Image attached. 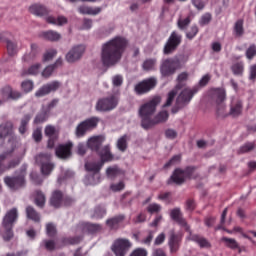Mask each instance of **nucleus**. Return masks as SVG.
I'll list each match as a JSON object with an SVG mask.
<instances>
[{
	"instance_id": "1",
	"label": "nucleus",
	"mask_w": 256,
	"mask_h": 256,
	"mask_svg": "<svg viewBox=\"0 0 256 256\" xmlns=\"http://www.w3.org/2000/svg\"><path fill=\"white\" fill-rule=\"evenodd\" d=\"M127 39L116 36L102 45L101 61L104 67H113L121 61V57L127 49Z\"/></svg>"
},
{
	"instance_id": "2",
	"label": "nucleus",
	"mask_w": 256,
	"mask_h": 256,
	"mask_svg": "<svg viewBox=\"0 0 256 256\" xmlns=\"http://www.w3.org/2000/svg\"><path fill=\"white\" fill-rule=\"evenodd\" d=\"M161 103V96H154L146 103L142 104L138 110V115L141 119V127L147 131L153 115L157 111V106Z\"/></svg>"
},
{
	"instance_id": "3",
	"label": "nucleus",
	"mask_w": 256,
	"mask_h": 256,
	"mask_svg": "<svg viewBox=\"0 0 256 256\" xmlns=\"http://www.w3.org/2000/svg\"><path fill=\"white\" fill-rule=\"evenodd\" d=\"M19 219V211L17 208H12L6 212L2 219V227L4 229L3 239L4 241H11L13 237V227Z\"/></svg>"
},
{
	"instance_id": "4",
	"label": "nucleus",
	"mask_w": 256,
	"mask_h": 256,
	"mask_svg": "<svg viewBox=\"0 0 256 256\" xmlns=\"http://www.w3.org/2000/svg\"><path fill=\"white\" fill-rule=\"evenodd\" d=\"M193 173H195L194 166H188L185 169L176 168L170 178L167 181V185H183L186 179H193Z\"/></svg>"
},
{
	"instance_id": "5",
	"label": "nucleus",
	"mask_w": 256,
	"mask_h": 256,
	"mask_svg": "<svg viewBox=\"0 0 256 256\" xmlns=\"http://www.w3.org/2000/svg\"><path fill=\"white\" fill-rule=\"evenodd\" d=\"M227 94L223 88H215L213 90V99L216 103V113L218 117H229V112L227 113V106L225 105V99Z\"/></svg>"
},
{
	"instance_id": "6",
	"label": "nucleus",
	"mask_w": 256,
	"mask_h": 256,
	"mask_svg": "<svg viewBox=\"0 0 256 256\" xmlns=\"http://www.w3.org/2000/svg\"><path fill=\"white\" fill-rule=\"evenodd\" d=\"M25 175H27V166H23L20 169V173L17 176H6L4 178V183L11 189L12 191H17L19 189H23L25 187Z\"/></svg>"
},
{
	"instance_id": "7",
	"label": "nucleus",
	"mask_w": 256,
	"mask_h": 256,
	"mask_svg": "<svg viewBox=\"0 0 256 256\" xmlns=\"http://www.w3.org/2000/svg\"><path fill=\"white\" fill-rule=\"evenodd\" d=\"M199 92V87L194 88H185L182 90V92L179 94V96L176 99V106L172 108V113H177L182 107H185V105H188V103L191 102L193 99V96Z\"/></svg>"
},
{
	"instance_id": "8",
	"label": "nucleus",
	"mask_w": 256,
	"mask_h": 256,
	"mask_svg": "<svg viewBox=\"0 0 256 256\" xmlns=\"http://www.w3.org/2000/svg\"><path fill=\"white\" fill-rule=\"evenodd\" d=\"M119 105V97L117 95L112 94L107 97H103L98 99L95 109L100 113H108L109 111H113Z\"/></svg>"
},
{
	"instance_id": "9",
	"label": "nucleus",
	"mask_w": 256,
	"mask_h": 256,
	"mask_svg": "<svg viewBox=\"0 0 256 256\" xmlns=\"http://www.w3.org/2000/svg\"><path fill=\"white\" fill-rule=\"evenodd\" d=\"M181 67V61L179 58H168L160 64V75L161 77H171L175 75L177 70Z\"/></svg>"
},
{
	"instance_id": "10",
	"label": "nucleus",
	"mask_w": 256,
	"mask_h": 256,
	"mask_svg": "<svg viewBox=\"0 0 256 256\" xmlns=\"http://www.w3.org/2000/svg\"><path fill=\"white\" fill-rule=\"evenodd\" d=\"M9 137L8 143L11 145V150L15 151V147L17 146V136L13 132V122L7 121L0 124V139H5Z\"/></svg>"
},
{
	"instance_id": "11",
	"label": "nucleus",
	"mask_w": 256,
	"mask_h": 256,
	"mask_svg": "<svg viewBox=\"0 0 256 256\" xmlns=\"http://www.w3.org/2000/svg\"><path fill=\"white\" fill-rule=\"evenodd\" d=\"M36 163L40 165L42 175L49 176L55 169V164L51 161V155L47 153H40L36 156Z\"/></svg>"
},
{
	"instance_id": "12",
	"label": "nucleus",
	"mask_w": 256,
	"mask_h": 256,
	"mask_svg": "<svg viewBox=\"0 0 256 256\" xmlns=\"http://www.w3.org/2000/svg\"><path fill=\"white\" fill-rule=\"evenodd\" d=\"M182 40L183 37L181 34H179L177 31H173L164 45V55H172V53H175L177 48L181 45Z\"/></svg>"
},
{
	"instance_id": "13",
	"label": "nucleus",
	"mask_w": 256,
	"mask_h": 256,
	"mask_svg": "<svg viewBox=\"0 0 256 256\" xmlns=\"http://www.w3.org/2000/svg\"><path fill=\"white\" fill-rule=\"evenodd\" d=\"M97 125H99V118L97 117H91L82 121L76 127V137H85L87 131H92Z\"/></svg>"
},
{
	"instance_id": "14",
	"label": "nucleus",
	"mask_w": 256,
	"mask_h": 256,
	"mask_svg": "<svg viewBox=\"0 0 256 256\" xmlns=\"http://www.w3.org/2000/svg\"><path fill=\"white\" fill-rule=\"evenodd\" d=\"M132 246L133 244L129 239L118 238L112 244V251L116 256H125Z\"/></svg>"
},
{
	"instance_id": "15",
	"label": "nucleus",
	"mask_w": 256,
	"mask_h": 256,
	"mask_svg": "<svg viewBox=\"0 0 256 256\" xmlns=\"http://www.w3.org/2000/svg\"><path fill=\"white\" fill-rule=\"evenodd\" d=\"M157 87V78L150 77L135 85L134 91L137 95H145Z\"/></svg>"
},
{
	"instance_id": "16",
	"label": "nucleus",
	"mask_w": 256,
	"mask_h": 256,
	"mask_svg": "<svg viewBox=\"0 0 256 256\" xmlns=\"http://www.w3.org/2000/svg\"><path fill=\"white\" fill-rule=\"evenodd\" d=\"M170 218L175 221L180 227H183L187 233H191V227L187 223V220L183 217L181 208H173L170 210Z\"/></svg>"
},
{
	"instance_id": "17",
	"label": "nucleus",
	"mask_w": 256,
	"mask_h": 256,
	"mask_svg": "<svg viewBox=\"0 0 256 256\" xmlns=\"http://www.w3.org/2000/svg\"><path fill=\"white\" fill-rule=\"evenodd\" d=\"M61 87V82L52 81L50 83L44 84L35 92V97H45L49 93H55Z\"/></svg>"
},
{
	"instance_id": "18",
	"label": "nucleus",
	"mask_w": 256,
	"mask_h": 256,
	"mask_svg": "<svg viewBox=\"0 0 256 256\" xmlns=\"http://www.w3.org/2000/svg\"><path fill=\"white\" fill-rule=\"evenodd\" d=\"M0 95L3 101H17V99H21V97H23V94L21 92L13 90V88L9 85H6L3 88H1Z\"/></svg>"
},
{
	"instance_id": "19",
	"label": "nucleus",
	"mask_w": 256,
	"mask_h": 256,
	"mask_svg": "<svg viewBox=\"0 0 256 256\" xmlns=\"http://www.w3.org/2000/svg\"><path fill=\"white\" fill-rule=\"evenodd\" d=\"M85 53V46L78 45L74 46L67 54H66V61L68 63H75V61H79L83 54Z\"/></svg>"
},
{
	"instance_id": "20",
	"label": "nucleus",
	"mask_w": 256,
	"mask_h": 256,
	"mask_svg": "<svg viewBox=\"0 0 256 256\" xmlns=\"http://www.w3.org/2000/svg\"><path fill=\"white\" fill-rule=\"evenodd\" d=\"M78 229H81L82 233L94 235V233H99L103 229V226L91 222H81L78 224Z\"/></svg>"
},
{
	"instance_id": "21",
	"label": "nucleus",
	"mask_w": 256,
	"mask_h": 256,
	"mask_svg": "<svg viewBox=\"0 0 256 256\" xmlns=\"http://www.w3.org/2000/svg\"><path fill=\"white\" fill-rule=\"evenodd\" d=\"M103 163L101 161L98 162H86L85 163V169L86 171H89L90 173H93L94 177H97L96 183H99V179H101V175L99 174V171L103 168Z\"/></svg>"
},
{
	"instance_id": "22",
	"label": "nucleus",
	"mask_w": 256,
	"mask_h": 256,
	"mask_svg": "<svg viewBox=\"0 0 256 256\" xmlns=\"http://www.w3.org/2000/svg\"><path fill=\"white\" fill-rule=\"evenodd\" d=\"M71 149H73V143L71 142L60 144L56 148V155L59 159H67L68 157H71Z\"/></svg>"
},
{
	"instance_id": "23",
	"label": "nucleus",
	"mask_w": 256,
	"mask_h": 256,
	"mask_svg": "<svg viewBox=\"0 0 256 256\" xmlns=\"http://www.w3.org/2000/svg\"><path fill=\"white\" fill-rule=\"evenodd\" d=\"M105 141V137L103 136H93L87 141V147L91 151H95V153L101 150V145H103Z\"/></svg>"
},
{
	"instance_id": "24",
	"label": "nucleus",
	"mask_w": 256,
	"mask_h": 256,
	"mask_svg": "<svg viewBox=\"0 0 256 256\" xmlns=\"http://www.w3.org/2000/svg\"><path fill=\"white\" fill-rule=\"evenodd\" d=\"M100 157V162L105 165V163H109L113 161L114 156L111 153V146L106 145L102 147L99 151L96 152Z\"/></svg>"
},
{
	"instance_id": "25",
	"label": "nucleus",
	"mask_w": 256,
	"mask_h": 256,
	"mask_svg": "<svg viewBox=\"0 0 256 256\" xmlns=\"http://www.w3.org/2000/svg\"><path fill=\"white\" fill-rule=\"evenodd\" d=\"M168 245L171 253H177L179 251V247L181 245V236H179V234H175L174 230L170 232Z\"/></svg>"
},
{
	"instance_id": "26",
	"label": "nucleus",
	"mask_w": 256,
	"mask_h": 256,
	"mask_svg": "<svg viewBox=\"0 0 256 256\" xmlns=\"http://www.w3.org/2000/svg\"><path fill=\"white\" fill-rule=\"evenodd\" d=\"M169 119V112L161 111L154 118L148 122L147 130L152 129L155 125H159V123H165Z\"/></svg>"
},
{
	"instance_id": "27",
	"label": "nucleus",
	"mask_w": 256,
	"mask_h": 256,
	"mask_svg": "<svg viewBox=\"0 0 256 256\" xmlns=\"http://www.w3.org/2000/svg\"><path fill=\"white\" fill-rule=\"evenodd\" d=\"M63 192L60 190H55L52 192L50 197V205L54 207V209H59L63 207Z\"/></svg>"
},
{
	"instance_id": "28",
	"label": "nucleus",
	"mask_w": 256,
	"mask_h": 256,
	"mask_svg": "<svg viewBox=\"0 0 256 256\" xmlns=\"http://www.w3.org/2000/svg\"><path fill=\"white\" fill-rule=\"evenodd\" d=\"M243 113V102L241 100L232 101L228 117H239Z\"/></svg>"
},
{
	"instance_id": "29",
	"label": "nucleus",
	"mask_w": 256,
	"mask_h": 256,
	"mask_svg": "<svg viewBox=\"0 0 256 256\" xmlns=\"http://www.w3.org/2000/svg\"><path fill=\"white\" fill-rule=\"evenodd\" d=\"M123 221H125V215L119 214L106 220V225L111 230H117Z\"/></svg>"
},
{
	"instance_id": "30",
	"label": "nucleus",
	"mask_w": 256,
	"mask_h": 256,
	"mask_svg": "<svg viewBox=\"0 0 256 256\" xmlns=\"http://www.w3.org/2000/svg\"><path fill=\"white\" fill-rule=\"evenodd\" d=\"M30 13L32 15H36V17H44V15H49V10L41 4H33L29 8Z\"/></svg>"
},
{
	"instance_id": "31",
	"label": "nucleus",
	"mask_w": 256,
	"mask_h": 256,
	"mask_svg": "<svg viewBox=\"0 0 256 256\" xmlns=\"http://www.w3.org/2000/svg\"><path fill=\"white\" fill-rule=\"evenodd\" d=\"M61 65H63V59L58 58L54 64L47 66L43 70L42 77H44L45 79H49V77L53 75V72L55 71V69H57Z\"/></svg>"
},
{
	"instance_id": "32",
	"label": "nucleus",
	"mask_w": 256,
	"mask_h": 256,
	"mask_svg": "<svg viewBox=\"0 0 256 256\" xmlns=\"http://www.w3.org/2000/svg\"><path fill=\"white\" fill-rule=\"evenodd\" d=\"M190 239H191V241L198 243L199 247H201L202 249L203 248L210 249V247H211V243L209 242V240L204 237H201L200 235L192 234L190 232Z\"/></svg>"
},
{
	"instance_id": "33",
	"label": "nucleus",
	"mask_w": 256,
	"mask_h": 256,
	"mask_svg": "<svg viewBox=\"0 0 256 256\" xmlns=\"http://www.w3.org/2000/svg\"><path fill=\"white\" fill-rule=\"evenodd\" d=\"M3 41H5V43H6L8 55L10 57L17 55V43H15L11 40L5 39V38H3V35H0V43H3Z\"/></svg>"
},
{
	"instance_id": "34",
	"label": "nucleus",
	"mask_w": 256,
	"mask_h": 256,
	"mask_svg": "<svg viewBox=\"0 0 256 256\" xmlns=\"http://www.w3.org/2000/svg\"><path fill=\"white\" fill-rule=\"evenodd\" d=\"M79 13L82 15H99L101 12V7H89V6H80L78 8Z\"/></svg>"
},
{
	"instance_id": "35",
	"label": "nucleus",
	"mask_w": 256,
	"mask_h": 256,
	"mask_svg": "<svg viewBox=\"0 0 256 256\" xmlns=\"http://www.w3.org/2000/svg\"><path fill=\"white\" fill-rule=\"evenodd\" d=\"M42 37L46 39V41L55 42L61 39V34H59L57 31L48 30V31L42 32Z\"/></svg>"
},
{
	"instance_id": "36",
	"label": "nucleus",
	"mask_w": 256,
	"mask_h": 256,
	"mask_svg": "<svg viewBox=\"0 0 256 256\" xmlns=\"http://www.w3.org/2000/svg\"><path fill=\"white\" fill-rule=\"evenodd\" d=\"M34 201L37 207H40L41 209H43V207H45V201H46L45 194L41 192V190H36L34 192Z\"/></svg>"
},
{
	"instance_id": "37",
	"label": "nucleus",
	"mask_w": 256,
	"mask_h": 256,
	"mask_svg": "<svg viewBox=\"0 0 256 256\" xmlns=\"http://www.w3.org/2000/svg\"><path fill=\"white\" fill-rule=\"evenodd\" d=\"M26 215L28 219H31V221H34L35 223H39L41 221V216L35 211L33 206H28L26 208Z\"/></svg>"
},
{
	"instance_id": "38",
	"label": "nucleus",
	"mask_w": 256,
	"mask_h": 256,
	"mask_svg": "<svg viewBox=\"0 0 256 256\" xmlns=\"http://www.w3.org/2000/svg\"><path fill=\"white\" fill-rule=\"evenodd\" d=\"M47 23H50L51 25H67V17L65 16H58L57 18L53 16H49L46 18Z\"/></svg>"
},
{
	"instance_id": "39",
	"label": "nucleus",
	"mask_w": 256,
	"mask_h": 256,
	"mask_svg": "<svg viewBox=\"0 0 256 256\" xmlns=\"http://www.w3.org/2000/svg\"><path fill=\"white\" fill-rule=\"evenodd\" d=\"M31 117H33V115L25 114L23 116V118L21 119V123H20V126H19V133L21 135H25V133L27 131V125H29V122L31 121Z\"/></svg>"
},
{
	"instance_id": "40",
	"label": "nucleus",
	"mask_w": 256,
	"mask_h": 256,
	"mask_svg": "<svg viewBox=\"0 0 256 256\" xmlns=\"http://www.w3.org/2000/svg\"><path fill=\"white\" fill-rule=\"evenodd\" d=\"M157 65V59L148 58L142 64V69L144 71H155V66Z\"/></svg>"
},
{
	"instance_id": "41",
	"label": "nucleus",
	"mask_w": 256,
	"mask_h": 256,
	"mask_svg": "<svg viewBox=\"0 0 256 256\" xmlns=\"http://www.w3.org/2000/svg\"><path fill=\"white\" fill-rule=\"evenodd\" d=\"M11 153H13L12 150L0 154V175H3L5 171H8L7 164H5V159H7Z\"/></svg>"
},
{
	"instance_id": "42",
	"label": "nucleus",
	"mask_w": 256,
	"mask_h": 256,
	"mask_svg": "<svg viewBox=\"0 0 256 256\" xmlns=\"http://www.w3.org/2000/svg\"><path fill=\"white\" fill-rule=\"evenodd\" d=\"M106 215L107 210L102 206H97L91 215V219H103Z\"/></svg>"
},
{
	"instance_id": "43",
	"label": "nucleus",
	"mask_w": 256,
	"mask_h": 256,
	"mask_svg": "<svg viewBox=\"0 0 256 256\" xmlns=\"http://www.w3.org/2000/svg\"><path fill=\"white\" fill-rule=\"evenodd\" d=\"M82 240H83V237L81 236L63 238L62 245H79V243H81Z\"/></svg>"
},
{
	"instance_id": "44",
	"label": "nucleus",
	"mask_w": 256,
	"mask_h": 256,
	"mask_svg": "<svg viewBox=\"0 0 256 256\" xmlns=\"http://www.w3.org/2000/svg\"><path fill=\"white\" fill-rule=\"evenodd\" d=\"M39 53H40L39 46H37V44H31V51L29 54H26L24 56V59H25V61L35 59V57H37V55H39Z\"/></svg>"
},
{
	"instance_id": "45",
	"label": "nucleus",
	"mask_w": 256,
	"mask_h": 256,
	"mask_svg": "<svg viewBox=\"0 0 256 256\" xmlns=\"http://www.w3.org/2000/svg\"><path fill=\"white\" fill-rule=\"evenodd\" d=\"M188 79L189 74L187 72L180 73L177 78L178 84L176 85V89H183V87H185V81Z\"/></svg>"
},
{
	"instance_id": "46",
	"label": "nucleus",
	"mask_w": 256,
	"mask_h": 256,
	"mask_svg": "<svg viewBox=\"0 0 256 256\" xmlns=\"http://www.w3.org/2000/svg\"><path fill=\"white\" fill-rule=\"evenodd\" d=\"M117 149H119L122 153L127 151V134L120 137L116 144Z\"/></svg>"
},
{
	"instance_id": "47",
	"label": "nucleus",
	"mask_w": 256,
	"mask_h": 256,
	"mask_svg": "<svg viewBox=\"0 0 256 256\" xmlns=\"http://www.w3.org/2000/svg\"><path fill=\"white\" fill-rule=\"evenodd\" d=\"M222 241L225 243L226 247H229V249H239V243L233 238L223 237Z\"/></svg>"
},
{
	"instance_id": "48",
	"label": "nucleus",
	"mask_w": 256,
	"mask_h": 256,
	"mask_svg": "<svg viewBox=\"0 0 256 256\" xmlns=\"http://www.w3.org/2000/svg\"><path fill=\"white\" fill-rule=\"evenodd\" d=\"M41 247H44L46 251H55V249H57V244L54 242V240H43Z\"/></svg>"
},
{
	"instance_id": "49",
	"label": "nucleus",
	"mask_w": 256,
	"mask_h": 256,
	"mask_svg": "<svg viewBox=\"0 0 256 256\" xmlns=\"http://www.w3.org/2000/svg\"><path fill=\"white\" fill-rule=\"evenodd\" d=\"M122 171L121 169H119L118 166H112V167H108L106 170V175L107 177H117V175H121Z\"/></svg>"
},
{
	"instance_id": "50",
	"label": "nucleus",
	"mask_w": 256,
	"mask_h": 256,
	"mask_svg": "<svg viewBox=\"0 0 256 256\" xmlns=\"http://www.w3.org/2000/svg\"><path fill=\"white\" fill-rule=\"evenodd\" d=\"M244 69L243 62H237L231 66V71L234 75H243Z\"/></svg>"
},
{
	"instance_id": "51",
	"label": "nucleus",
	"mask_w": 256,
	"mask_h": 256,
	"mask_svg": "<svg viewBox=\"0 0 256 256\" xmlns=\"http://www.w3.org/2000/svg\"><path fill=\"white\" fill-rule=\"evenodd\" d=\"M255 142H247L240 147L238 153H249L255 149Z\"/></svg>"
},
{
	"instance_id": "52",
	"label": "nucleus",
	"mask_w": 256,
	"mask_h": 256,
	"mask_svg": "<svg viewBox=\"0 0 256 256\" xmlns=\"http://www.w3.org/2000/svg\"><path fill=\"white\" fill-rule=\"evenodd\" d=\"M234 33L236 37H241L243 33H245V30L243 29V20L240 19L235 23Z\"/></svg>"
},
{
	"instance_id": "53",
	"label": "nucleus",
	"mask_w": 256,
	"mask_h": 256,
	"mask_svg": "<svg viewBox=\"0 0 256 256\" xmlns=\"http://www.w3.org/2000/svg\"><path fill=\"white\" fill-rule=\"evenodd\" d=\"M33 87H35V85L31 80H25L21 83V88L24 93H31V91H33Z\"/></svg>"
},
{
	"instance_id": "54",
	"label": "nucleus",
	"mask_w": 256,
	"mask_h": 256,
	"mask_svg": "<svg viewBox=\"0 0 256 256\" xmlns=\"http://www.w3.org/2000/svg\"><path fill=\"white\" fill-rule=\"evenodd\" d=\"M175 97H177V91L172 90L168 93V97L167 100L165 102V104L163 105V107H171V105H173V101H175Z\"/></svg>"
},
{
	"instance_id": "55",
	"label": "nucleus",
	"mask_w": 256,
	"mask_h": 256,
	"mask_svg": "<svg viewBox=\"0 0 256 256\" xmlns=\"http://www.w3.org/2000/svg\"><path fill=\"white\" fill-rule=\"evenodd\" d=\"M49 115L47 114V111H42L38 113L34 119V123L39 124V123H45L47 121Z\"/></svg>"
},
{
	"instance_id": "56",
	"label": "nucleus",
	"mask_w": 256,
	"mask_h": 256,
	"mask_svg": "<svg viewBox=\"0 0 256 256\" xmlns=\"http://www.w3.org/2000/svg\"><path fill=\"white\" fill-rule=\"evenodd\" d=\"M211 19H213L211 13H205L204 15H202L199 20L200 27H205V25H209V23H211Z\"/></svg>"
},
{
	"instance_id": "57",
	"label": "nucleus",
	"mask_w": 256,
	"mask_h": 256,
	"mask_svg": "<svg viewBox=\"0 0 256 256\" xmlns=\"http://www.w3.org/2000/svg\"><path fill=\"white\" fill-rule=\"evenodd\" d=\"M191 24V17H186L185 19H179L177 22L178 28L181 29V31L187 29L189 25Z\"/></svg>"
},
{
	"instance_id": "58",
	"label": "nucleus",
	"mask_w": 256,
	"mask_h": 256,
	"mask_svg": "<svg viewBox=\"0 0 256 256\" xmlns=\"http://www.w3.org/2000/svg\"><path fill=\"white\" fill-rule=\"evenodd\" d=\"M46 234L48 237H55L57 235V228L55 227V224L48 223L46 225Z\"/></svg>"
},
{
	"instance_id": "59",
	"label": "nucleus",
	"mask_w": 256,
	"mask_h": 256,
	"mask_svg": "<svg viewBox=\"0 0 256 256\" xmlns=\"http://www.w3.org/2000/svg\"><path fill=\"white\" fill-rule=\"evenodd\" d=\"M197 33H199V27L197 25L191 26L190 30L186 33L187 39H195L197 36Z\"/></svg>"
},
{
	"instance_id": "60",
	"label": "nucleus",
	"mask_w": 256,
	"mask_h": 256,
	"mask_svg": "<svg viewBox=\"0 0 256 256\" xmlns=\"http://www.w3.org/2000/svg\"><path fill=\"white\" fill-rule=\"evenodd\" d=\"M246 57L249 60L256 57V45L252 44L249 46V48L246 50Z\"/></svg>"
},
{
	"instance_id": "61",
	"label": "nucleus",
	"mask_w": 256,
	"mask_h": 256,
	"mask_svg": "<svg viewBox=\"0 0 256 256\" xmlns=\"http://www.w3.org/2000/svg\"><path fill=\"white\" fill-rule=\"evenodd\" d=\"M55 55H57V50L55 49L47 50L43 56V61H51V59H53Z\"/></svg>"
},
{
	"instance_id": "62",
	"label": "nucleus",
	"mask_w": 256,
	"mask_h": 256,
	"mask_svg": "<svg viewBox=\"0 0 256 256\" xmlns=\"http://www.w3.org/2000/svg\"><path fill=\"white\" fill-rule=\"evenodd\" d=\"M46 137H57V130L55 126H46L45 128Z\"/></svg>"
},
{
	"instance_id": "63",
	"label": "nucleus",
	"mask_w": 256,
	"mask_h": 256,
	"mask_svg": "<svg viewBox=\"0 0 256 256\" xmlns=\"http://www.w3.org/2000/svg\"><path fill=\"white\" fill-rule=\"evenodd\" d=\"M147 255H148V252H147V249L145 248H136L130 254V256H147Z\"/></svg>"
},
{
	"instance_id": "64",
	"label": "nucleus",
	"mask_w": 256,
	"mask_h": 256,
	"mask_svg": "<svg viewBox=\"0 0 256 256\" xmlns=\"http://www.w3.org/2000/svg\"><path fill=\"white\" fill-rule=\"evenodd\" d=\"M147 211L148 213H159V211H161V205L157 204V203H152L147 207Z\"/></svg>"
}]
</instances>
